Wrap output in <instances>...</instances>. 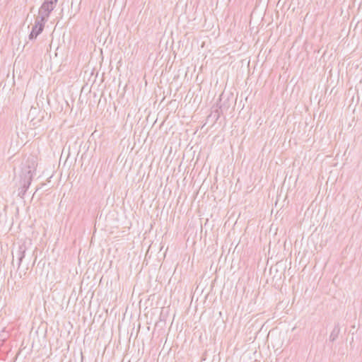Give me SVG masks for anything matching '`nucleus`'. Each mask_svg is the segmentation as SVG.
<instances>
[{"instance_id": "6", "label": "nucleus", "mask_w": 362, "mask_h": 362, "mask_svg": "<svg viewBox=\"0 0 362 362\" xmlns=\"http://www.w3.org/2000/svg\"><path fill=\"white\" fill-rule=\"evenodd\" d=\"M32 181H27V180H21V193L23 194V195L26 192L28 189L29 188Z\"/></svg>"}, {"instance_id": "4", "label": "nucleus", "mask_w": 362, "mask_h": 362, "mask_svg": "<svg viewBox=\"0 0 362 362\" xmlns=\"http://www.w3.org/2000/svg\"><path fill=\"white\" fill-rule=\"evenodd\" d=\"M27 250V247L25 244H21L18 246V250L16 252L18 259V267L21 266V262L25 257V251Z\"/></svg>"}, {"instance_id": "7", "label": "nucleus", "mask_w": 362, "mask_h": 362, "mask_svg": "<svg viewBox=\"0 0 362 362\" xmlns=\"http://www.w3.org/2000/svg\"><path fill=\"white\" fill-rule=\"evenodd\" d=\"M217 114L215 115L216 117V121L218 120V117H219V114L218 112H216Z\"/></svg>"}, {"instance_id": "1", "label": "nucleus", "mask_w": 362, "mask_h": 362, "mask_svg": "<svg viewBox=\"0 0 362 362\" xmlns=\"http://www.w3.org/2000/svg\"><path fill=\"white\" fill-rule=\"evenodd\" d=\"M47 18H44L43 16H39L33 25L30 33L29 34L28 38L30 40H35L37 37L42 33L44 30L45 23L47 22Z\"/></svg>"}, {"instance_id": "2", "label": "nucleus", "mask_w": 362, "mask_h": 362, "mask_svg": "<svg viewBox=\"0 0 362 362\" xmlns=\"http://www.w3.org/2000/svg\"><path fill=\"white\" fill-rule=\"evenodd\" d=\"M57 1L58 0H44V2L39 9V16L48 18L52 11L56 7Z\"/></svg>"}, {"instance_id": "3", "label": "nucleus", "mask_w": 362, "mask_h": 362, "mask_svg": "<svg viewBox=\"0 0 362 362\" xmlns=\"http://www.w3.org/2000/svg\"><path fill=\"white\" fill-rule=\"evenodd\" d=\"M35 168L30 165H25L21 170V180H33Z\"/></svg>"}, {"instance_id": "5", "label": "nucleus", "mask_w": 362, "mask_h": 362, "mask_svg": "<svg viewBox=\"0 0 362 362\" xmlns=\"http://www.w3.org/2000/svg\"><path fill=\"white\" fill-rule=\"evenodd\" d=\"M339 332L340 328L339 325H335L329 335V341H334L337 339Z\"/></svg>"}]
</instances>
